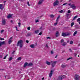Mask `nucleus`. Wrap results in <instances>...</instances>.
I'll list each match as a JSON object with an SVG mask.
<instances>
[{
  "label": "nucleus",
  "instance_id": "1",
  "mask_svg": "<svg viewBox=\"0 0 80 80\" xmlns=\"http://www.w3.org/2000/svg\"><path fill=\"white\" fill-rule=\"evenodd\" d=\"M23 41L22 40L19 41L18 42L17 46L18 47L19 46L20 48H22L23 47Z\"/></svg>",
  "mask_w": 80,
  "mask_h": 80
},
{
  "label": "nucleus",
  "instance_id": "2",
  "mask_svg": "<svg viewBox=\"0 0 80 80\" xmlns=\"http://www.w3.org/2000/svg\"><path fill=\"white\" fill-rule=\"evenodd\" d=\"M65 78V76L62 75L61 76H59L58 77V79L59 80H62L63 78Z\"/></svg>",
  "mask_w": 80,
  "mask_h": 80
},
{
  "label": "nucleus",
  "instance_id": "3",
  "mask_svg": "<svg viewBox=\"0 0 80 80\" xmlns=\"http://www.w3.org/2000/svg\"><path fill=\"white\" fill-rule=\"evenodd\" d=\"M80 78V76L77 74H75V80H79Z\"/></svg>",
  "mask_w": 80,
  "mask_h": 80
},
{
  "label": "nucleus",
  "instance_id": "4",
  "mask_svg": "<svg viewBox=\"0 0 80 80\" xmlns=\"http://www.w3.org/2000/svg\"><path fill=\"white\" fill-rule=\"evenodd\" d=\"M70 35V33H68L67 34H66L65 33L63 32L62 34V37H66V36H68V35Z\"/></svg>",
  "mask_w": 80,
  "mask_h": 80
},
{
  "label": "nucleus",
  "instance_id": "5",
  "mask_svg": "<svg viewBox=\"0 0 80 80\" xmlns=\"http://www.w3.org/2000/svg\"><path fill=\"white\" fill-rule=\"evenodd\" d=\"M57 62V61H52L51 63H52V67H55V64H56V63Z\"/></svg>",
  "mask_w": 80,
  "mask_h": 80
},
{
  "label": "nucleus",
  "instance_id": "6",
  "mask_svg": "<svg viewBox=\"0 0 80 80\" xmlns=\"http://www.w3.org/2000/svg\"><path fill=\"white\" fill-rule=\"evenodd\" d=\"M58 3H59V2H58V0H56L53 4V6L58 5Z\"/></svg>",
  "mask_w": 80,
  "mask_h": 80
},
{
  "label": "nucleus",
  "instance_id": "7",
  "mask_svg": "<svg viewBox=\"0 0 80 80\" xmlns=\"http://www.w3.org/2000/svg\"><path fill=\"white\" fill-rule=\"evenodd\" d=\"M70 7H71V8H72V9H73V10H74V9H76V6H75V5L74 4L71 5L70 6Z\"/></svg>",
  "mask_w": 80,
  "mask_h": 80
},
{
  "label": "nucleus",
  "instance_id": "8",
  "mask_svg": "<svg viewBox=\"0 0 80 80\" xmlns=\"http://www.w3.org/2000/svg\"><path fill=\"white\" fill-rule=\"evenodd\" d=\"M5 23H6V21L5 19H3L2 20V25H5Z\"/></svg>",
  "mask_w": 80,
  "mask_h": 80
},
{
  "label": "nucleus",
  "instance_id": "9",
  "mask_svg": "<svg viewBox=\"0 0 80 80\" xmlns=\"http://www.w3.org/2000/svg\"><path fill=\"white\" fill-rule=\"evenodd\" d=\"M5 44V41H4L2 42H0V47H1L2 45Z\"/></svg>",
  "mask_w": 80,
  "mask_h": 80
},
{
  "label": "nucleus",
  "instance_id": "10",
  "mask_svg": "<svg viewBox=\"0 0 80 80\" xmlns=\"http://www.w3.org/2000/svg\"><path fill=\"white\" fill-rule=\"evenodd\" d=\"M43 0H40L38 2V5H41L43 3Z\"/></svg>",
  "mask_w": 80,
  "mask_h": 80
},
{
  "label": "nucleus",
  "instance_id": "11",
  "mask_svg": "<svg viewBox=\"0 0 80 80\" xmlns=\"http://www.w3.org/2000/svg\"><path fill=\"white\" fill-rule=\"evenodd\" d=\"M12 15H13V14H9L8 16H7V18H11L12 17Z\"/></svg>",
  "mask_w": 80,
  "mask_h": 80
},
{
  "label": "nucleus",
  "instance_id": "12",
  "mask_svg": "<svg viewBox=\"0 0 80 80\" xmlns=\"http://www.w3.org/2000/svg\"><path fill=\"white\" fill-rule=\"evenodd\" d=\"M53 74V71L52 70H51L50 73H49V77H51L52 76V75Z\"/></svg>",
  "mask_w": 80,
  "mask_h": 80
},
{
  "label": "nucleus",
  "instance_id": "13",
  "mask_svg": "<svg viewBox=\"0 0 80 80\" xmlns=\"http://www.w3.org/2000/svg\"><path fill=\"white\" fill-rule=\"evenodd\" d=\"M59 34V32H58V31H57L56 32V37H58Z\"/></svg>",
  "mask_w": 80,
  "mask_h": 80
},
{
  "label": "nucleus",
  "instance_id": "14",
  "mask_svg": "<svg viewBox=\"0 0 80 80\" xmlns=\"http://www.w3.org/2000/svg\"><path fill=\"white\" fill-rule=\"evenodd\" d=\"M30 47H31V48H35V44H33L30 45Z\"/></svg>",
  "mask_w": 80,
  "mask_h": 80
},
{
  "label": "nucleus",
  "instance_id": "15",
  "mask_svg": "<svg viewBox=\"0 0 80 80\" xmlns=\"http://www.w3.org/2000/svg\"><path fill=\"white\" fill-rule=\"evenodd\" d=\"M67 43L65 42H64L62 44V46H65V45H67Z\"/></svg>",
  "mask_w": 80,
  "mask_h": 80
},
{
  "label": "nucleus",
  "instance_id": "16",
  "mask_svg": "<svg viewBox=\"0 0 80 80\" xmlns=\"http://www.w3.org/2000/svg\"><path fill=\"white\" fill-rule=\"evenodd\" d=\"M33 64L32 63H29V64L28 65V66L29 67H30L31 66H32L33 65Z\"/></svg>",
  "mask_w": 80,
  "mask_h": 80
},
{
  "label": "nucleus",
  "instance_id": "17",
  "mask_svg": "<svg viewBox=\"0 0 80 80\" xmlns=\"http://www.w3.org/2000/svg\"><path fill=\"white\" fill-rule=\"evenodd\" d=\"M67 67V66L66 65H63V64H62L61 65V67L62 68H65Z\"/></svg>",
  "mask_w": 80,
  "mask_h": 80
},
{
  "label": "nucleus",
  "instance_id": "18",
  "mask_svg": "<svg viewBox=\"0 0 80 80\" xmlns=\"http://www.w3.org/2000/svg\"><path fill=\"white\" fill-rule=\"evenodd\" d=\"M28 63H27V62H25L24 64V67H25L26 66H28Z\"/></svg>",
  "mask_w": 80,
  "mask_h": 80
},
{
  "label": "nucleus",
  "instance_id": "19",
  "mask_svg": "<svg viewBox=\"0 0 80 80\" xmlns=\"http://www.w3.org/2000/svg\"><path fill=\"white\" fill-rule=\"evenodd\" d=\"M0 9L1 10H2V9H3V7H2V4H0Z\"/></svg>",
  "mask_w": 80,
  "mask_h": 80
},
{
  "label": "nucleus",
  "instance_id": "20",
  "mask_svg": "<svg viewBox=\"0 0 80 80\" xmlns=\"http://www.w3.org/2000/svg\"><path fill=\"white\" fill-rule=\"evenodd\" d=\"M55 17V15L53 14H51L50 15V17L51 18H53Z\"/></svg>",
  "mask_w": 80,
  "mask_h": 80
},
{
  "label": "nucleus",
  "instance_id": "21",
  "mask_svg": "<svg viewBox=\"0 0 80 80\" xmlns=\"http://www.w3.org/2000/svg\"><path fill=\"white\" fill-rule=\"evenodd\" d=\"M77 33V31H76L73 33V36H75L76 34Z\"/></svg>",
  "mask_w": 80,
  "mask_h": 80
},
{
  "label": "nucleus",
  "instance_id": "22",
  "mask_svg": "<svg viewBox=\"0 0 80 80\" xmlns=\"http://www.w3.org/2000/svg\"><path fill=\"white\" fill-rule=\"evenodd\" d=\"M46 63V64H47V65H50V62L48 61H47Z\"/></svg>",
  "mask_w": 80,
  "mask_h": 80
},
{
  "label": "nucleus",
  "instance_id": "23",
  "mask_svg": "<svg viewBox=\"0 0 80 80\" xmlns=\"http://www.w3.org/2000/svg\"><path fill=\"white\" fill-rule=\"evenodd\" d=\"M77 17H78V15H77V16H75L73 18V20H75V19H76V18H77Z\"/></svg>",
  "mask_w": 80,
  "mask_h": 80
},
{
  "label": "nucleus",
  "instance_id": "24",
  "mask_svg": "<svg viewBox=\"0 0 80 80\" xmlns=\"http://www.w3.org/2000/svg\"><path fill=\"white\" fill-rule=\"evenodd\" d=\"M39 32V30H37L35 31V33H36L37 34V33H38Z\"/></svg>",
  "mask_w": 80,
  "mask_h": 80
},
{
  "label": "nucleus",
  "instance_id": "25",
  "mask_svg": "<svg viewBox=\"0 0 80 80\" xmlns=\"http://www.w3.org/2000/svg\"><path fill=\"white\" fill-rule=\"evenodd\" d=\"M60 17V16H58V17L57 18V19L56 20V22H58V19Z\"/></svg>",
  "mask_w": 80,
  "mask_h": 80
},
{
  "label": "nucleus",
  "instance_id": "26",
  "mask_svg": "<svg viewBox=\"0 0 80 80\" xmlns=\"http://www.w3.org/2000/svg\"><path fill=\"white\" fill-rule=\"evenodd\" d=\"M21 59H22V58L19 57L18 58L17 60L19 61V60H20Z\"/></svg>",
  "mask_w": 80,
  "mask_h": 80
},
{
  "label": "nucleus",
  "instance_id": "27",
  "mask_svg": "<svg viewBox=\"0 0 80 80\" xmlns=\"http://www.w3.org/2000/svg\"><path fill=\"white\" fill-rule=\"evenodd\" d=\"M12 58H12V57H11L9 58H8V60H9V61H11V60H12Z\"/></svg>",
  "mask_w": 80,
  "mask_h": 80
},
{
  "label": "nucleus",
  "instance_id": "28",
  "mask_svg": "<svg viewBox=\"0 0 80 80\" xmlns=\"http://www.w3.org/2000/svg\"><path fill=\"white\" fill-rule=\"evenodd\" d=\"M8 56V54L6 55L3 58L4 60H5V59H6L7 58V57Z\"/></svg>",
  "mask_w": 80,
  "mask_h": 80
},
{
  "label": "nucleus",
  "instance_id": "29",
  "mask_svg": "<svg viewBox=\"0 0 80 80\" xmlns=\"http://www.w3.org/2000/svg\"><path fill=\"white\" fill-rule=\"evenodd\" d=\"M11 43H12V40H11L10 39H9V40L8 43H9V44H10Z\"/></svg>",
  "mask_w": 80,
  "mask_h": 80
},
{
  "label": "nucleus",
  "instance_id": "30",
  "mask_svg": "<svg viewBox=\"0 0 80 80\" xmlns=\"http://www.w3.org/2000/svg\"><path fill=\"white\" fill-rule=\"evenodd\" d=\"M30 35H31L30 34L28 33L27 35H26V37H29V36H30Z\"/></svg>",
  "mask_w": 80,
  "mask_h": 80
},
{
  "label": "nucleus",
  "instance_id": "31",
  "mask_svg": "<svg viewBox=\"0 0 80 80\" xmlns=\"http://www.w3.org/2000/svg\"><path fill=\"white\" fill-rule=\"evenodd\" d=\"M63 42H64V40H63V39L61 40V42L62 43L63 42Z\"/></svg>",
  "mask_w": 80,
  "mask_h": 80
},
{
  "label": "nucleus",
  "instance_id": "32",
  "mask_svg": "<svg viewBox=\"0 0 80 80\" xmlns=\"http://www.w3.org/2000/svg\"><path fill=\"white\" fill-rule=\"evenodd\" d=\"M73 25H74V22H72L71 26V27H73Z\"/></svg>",
  "mask_w": 80,
  "mask_h": 80
},
{
  "label": "nucleus",
  "instance_id": "33",
  "mask_svg": "<svg viewBox=\"0 0 80 80\" xmlns=\"http://www.w3.org/2000/svg\"><path fill=\"white\" fill-rule=\"evenodd\" d=\"M69 50L70 52H73V51H72V49H71V48L69 49Z\"/></svg>",
  "mask_w": 80,
  "mask_h": 80
},
{
  "label": "nucleus",
  "instance_id": "34",
  "mask_svg": "<svg viewBox=\"0 0 80 80\" xmlns=\"http://www.w3.org/2000/svg\"><path fill=\"white\" fill-rule=\"evenodd\" d=\"M80 18H79L77 19V22H80Z\"/></svg>",
  "mask_w": 80,
  "mask_h": 80
},
{
  "label": "nucleus",
  "instance_id": "35",
  "mask_svg": "<svg viewBox=\"0 0 80 80\" xmlns=\"http://www.w3.org/2000/svg\"><path fill=\"white\" fill-rule=\"evenodd\" d=\"M27 29L28 30H30V27H28Z\"/></svg>",
  "mask_w": 80,
  "mask_h": 80
},
{
  "label": "nucleus",
  "instance_id": "36",
  "mask_svg": "<svg viewBox=\"0 0 80 80\" xmlns=\"http://www.w3.org/2000/svg\"><path fill=\"white\" fill-rule=\"evenodd\" d=\"M72 58H69L67 59V60H70V59H72Z\"/></svg>",
  "mask_w": 80,
  "mask_h": 80
},
{
  "label": "nucleus",
  "instance_id": "37",
  "mask_svg": "<svg viewBox=\"0 0 80 80\" xmlns=\"http://www.w3.org/2000/svg\"><path fill=\"white\" fill-rule=\"evenodd\" d=\"M73 41H72L70 42V44H73Z\"/></svg>",
  "mask_w": 80,
  "mask_h": 80
},
{
  "label": "nucleus",
  "instance_id": "38",
  "mask_svg": "<svg viewBox=\"0 0 80 80\" xmlns=\"http://www.w3.org/2000/svg\"><path fill=\"white\" fill-rule=\"evenodd\" d=\"M59 13H62L63 12V10H61V11H59Z\"/></svg>",
  "mask_w": 80,
  "mask_h": 80
},
{
  "label": "nucleus",
  "instance_id": "39",
  "mask_svg": "<svg viewBox=\"0 0 80 80\" xmlns=\"http://www.w3.org/2000/svg\"><path fill=\"white\" fill-rule=\"evenodd\" d=\"M69 16V14L67 13L66 14V16L67 17V18H68V16Z\"/></svg>",
  "mask_w": 80,
  "mask_h": 80
},
{
  "label": "nucleus",
  "instance_id": "40",
  "mask_svg": "<svg viewBox=\"0 0 80 80\" xmlns=\"http://www.w3.org/2000/svg\"><path fill=\"white\" fill-rule=\"evenodd\" d=\"M42 32H40V33H39L38 34V35H42Z\"/></svg>",
  "mask_w": 80,
  "mask_h": 80
},
{
  "label": "nucleus",
  "instance_id": "41",
  "mask_svg": "<svg viewBox=\"0 0 80 80\" xmlns=\"http://www.w3.org/2000/svg\"><path fill=\"white\" fill-rule=\"evenodd\" d=\"M18 27H20V25H21V23L20 22H19L18 23Z\"/></svg>",
  "mask_w": 80,
  "mask_h": 80
},
{
  "label": "nucleus",
  "instance_id": "42",
  "mask_svg": "<svg viewBox=\"0 0 80 80\" xmlns=\"http://www.w3.org/2000/svg\"><path fill=\"white\" fill-rule=\"evenodd\" d=\"M57 24H58V23L57 22H56V23H54V25L55 26H56V25H57Z\"/></svg>",
  "mask_w": 80,
  "mask_h": 80
},
{
  "label": "nucleus",
  "instance_id": "43",
  "mask_svg": "<svg viewBox=\"0 0 80 80\" xmlns=\"http://www.w3.org/2000/svg\"><path fill=\"white\" fill-rule=\"evenodd\" d=\"M46 47L48 48V44L46 45Z\"/></svg>",
  "mask_w": 80,
  "mask_h": 80
},
{
  "label": "nucleus",
  "instance_id": "44",
  "mask_svg": "<svg viewBox=\"0 0 80 80\" xmlns=\"http://www.w3.org/2000/svg\"><path fill=\"white\" fill-rule=\"evenodd\" d=\"M70 12H71V11H70V10H68V13H70Z\"/></svg>",
  "mask_w": 80,
  "mask_h": 80
},
{
  "label": "nucleus",
  "instance_id": "45",
  "mask_svg": "<svg viewBox=\"0 0 80 80\" xmlns=\"http://www.w3.org/2000/svg\"><path fill=\"white\" fill-rule=\"evenodd\" d=\"M73 65H74L73 63H71V67H73Z\"/></svg>",
  "mask_w": 80,
  "mask_h": 80
},
{
  "label": "nucleus",
  "instance_id": "46",
  "mask_svg": "<svg viewBox=\"0 0 80 80\" xmlns=\"http://www.w3.org/2000/svg\"><path fill=\"white\" fill-rule=\"evenodd\" d=\"M27 3H28V6H30V4H29V2H28Z\"/></svg>",
  "mask_w": 80,
  "mask_h": 80
},
{
  "label": "nucleus",
  "instance_id": "47",
  "mask_svg": "<svg viewBox=\"0 0 80 80\" xmlns=\"http://www.w3.org/2000/svg\"><path fill=\"white\" fill-rule=\"evenodd\" d=\"M67 3L66 2L65 3L63 4L62 5H67Z\"/></svg>",
  "mask_w": 80,
  "mask_h": 80
},
{
  "label": "nucleus",
  "instance_id": "48",
  "mask_svg": "<svg viewBox=\"0 0 80 80\" xmlns=\"http://www.w3.org/2000/svg\"><path fill=\"white\" fill-rule=\"evenodd\" d=\"M39 22V21L38 20H36L35 21V23H37V22Z\"/></svg>",
  "mask_w": 80,
  "mask_h": 80
},
{
  "label": "nucleus",
  "instance_id": "49",
  "mask_svg": "<svg viewBox=\"0 0 80 80\" xmlns=\"http://www.w3.org/2000/svg\"><path fill=\"white\" fill-rule=\"evenodd\" d=\"M3 32H4V30H2L1 31V33H2Z\"/></svg>",
  "mask_w": 80,
  "mask_h": 80
},
{
  "label": "nucleus",
  "instance_id": "50",
  "mask_svg": "<svg viewBox=\"0 0 80 80\" xmlns=\"http://www.w3.org/2000/svg\"><path fill=\"white\" fill-rule=\"evenodd\" d=\"M74 55L75 57H76V56H77V54H76V53H74Z\"/></svg>",
  "mask_w": 80,
  "mask_h": 80
},
{
  "label": "nucleus",
  "instance_id": "51",
  "mask_svg": "<svg viewBox=\"0 0 80 80\" xmlns=\"http://www.w3.org/2000/svg\"><path fill=\"white\" fill-rule=\"evenodd\" d=\"M5 40V39L3 38H0V40Z\"/></svg>",
  "mask_w": 80,
  "mask_h": 80
},
{
  "label": "nucleus",
  "instance_id": "52",
  "mask_svg": "<svg viewBox=\"0 0 80 80\" xmlns=\"http://www.w3.org/2000/svg\"><path fill=\"white\" fill-rule=\"evenodd\" d=\"M16 28L17 31H19V30H18V29H17V27L16 26Z\"/></svg>",
  "mask_w": 80,
  "mask_h": 80
},
{
  "label": "nucleus",
  "instance_id": "53",
  "mask_svg": "<svg viewBox=\"0 0 80 80\" xmlns=\"http://www.w3.org/2000/svg\"><path fill=\"white\" fill-rule=\"evenodd\" d=\"M47 39H50V37H47Z\"/></svg>",
  "mask_w": 80,
  "mask_h": 80
},
{
  "label": "nucleus",
  "instance_id": "54",
  "mask_svg": "<svg viewBox=\"0 0 80 80\" xmlns=\"http://www.w3.org/2000/svg\"><path fill=\"white\" fill-rule=\"evenodd\" d=\"M51 54H53V51H51Z\"/></svg>",
  "mask_w": 80,
  "mask_h": 80
},
{
  "label": "nucleus",
  "instance_id": "55",
  "mask_svg": "<svg viewBox=\"0 0 80 80\" xmlns=\"http://www.w3.org/2000/svg\"><path fill=\"white\" fill-rule=\"evenodd\" d=\"M15 52V51H14L12 52V54H14V53Z\"/></svg>",
  "mask_w": 80,
  "mask_h": 80
},
{
  "label": "nucleus",
  "instance_id": "56",
  "mask_svg": "<svg viewBox=\"0 0 80 80\" xmlns=\"http://www.w3.org/2000/svg\"><path fill=\"white\" fill-rule=\"evenodd\" d=\"M3 56L2 55H0V58H2V57Z\"/></svg>",
  "mask_w": 80,
  "mask_h": 80
},
{
  "label": "nucleus",
  "instance_id": "57",
  "mask_svg": "<svg viewBox=\"0 0 80 80\" xmlns=\"http://www.w3.org/2000/svg\"><path fill=\"white\" fill-rule=\"evenodd\" d=\"M26 42L27 43H28V42H29V41H28L27 40H26Z\"/></svg>",
  "mask_w": 80,
  "mask_h": 80
},
{
  "label": "nucleus",
  "instance_id": "58",
  "mask_svg": "<svg viewBox=\"0 0 80 80\" xmlns=\"http://www.w3.org/2000/svg\"><path fill=\"white\" fill-rule=\"evenodd\" d=\"M13 37H11L10 38V39L9 40H12V38Z\"/></svg>",
  "mask_w": 80,
  "mask_h": 80
},
{
  "label": "nucleus",
  "instance_id": "59",
  "mask_svg": "<svg viewBox=\"0 0 80 80\" xmlns=\"http://www.w3.org/2000/svg\"><path fill=\"white\" fill-rule=\"evenodd\" d=\"M42 80H44V78H42Z\"/></svg>",
  "mask_w": 80,
  "mask_h": 80
},
{
  "label": "nucleus",
  "instance_id": "60",
  "mask_svg": "<svg viewBox=\"0 0 80 80\" xmlns=\"http://www.w3.org/2000/svg\"><path fill=\"white\" fill-rule=\"evenodd\" d=\"M7 2V1H4L3 3H5V2Z\"/></svg>",
  "mask_w": 80,
  "mask_h": 80
},
{
  "label": "nucleus",
  "instance_id": "61",
  "mask_svg": "<svg viewBox=\"0 0 80 80\" xmlns=\"http://www.w3.org/2000/svg\"><path fill=\"white\" fill-rule=\"evenodd\" d=\"M11 23H12L13 22V21L12 20H11Z\"/></svg>",
  "mask_w": 80,
  "mask_h": 80
},
{
  "label": "nucleus",
  "instance_id": "62",
  "mask_svg": "<svg viewBox=\"0 0 80 80\" xmlns=\"http://www.w3.org/2000/svg\"><path fill=\"white\" fill-rule=\"evenodd\" d=\"M57 55L55 57V58H57Z\"/></svg>",
  "mask_w": 80,
  "mask_h": 80
},
{
  "label": "nucleus",
  "instance_id": "63",
  "mask_svg": "<svg viewBox=\"0 0 80 80\" xmlns=\"http://www.w3.org/2000/svg\"><path fill=\"white\" fill-rule=\"evenodd\" d=\"M64 52H65V51H63L62 52V53H64Z\"/></svg>",
  "mask_w": 80,
  "mask_h": 80
},
{
  "label": "nucleus",
  "instance_id": "64",
  "mask_svg": "<svg viewBox=\"0 0 80 80\" xmlns=\"http://www.w3.org/2000/svg\"><path fill=\"white\" fill-rule=\"evenodd\" d=\"M71 5V3L68 4V5Z\"/></svg>",
  "mask_w": 80,
  "mask_h": 80
}]
</instances>
